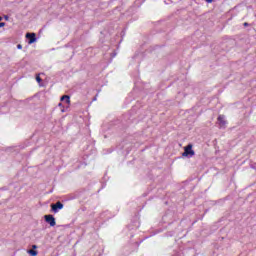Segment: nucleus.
Wrapping results in <instances>:
<instances>
[{
    "label": "nucleus",
    "mask_w": 256,
    "mask_h": 256,
    "mask_svg": "<svg viewBox=\"0 0 256 256\" xmlns=\"http://www.w3.org/2000/svg\"><path fill=\"white\" fill-rule=\"evenodd\" d=\"M194 155L195 151L193 150V144H188L186 147H184L182 157H193Z\"/></svg>",
    "instance_id": "nucleus-1"
},
{
    "label": "nucleus",
    "mask_w": 256,
    "mask_h": 256,
    "mask_svg": "<svg viewBox=\"0 0 256 256\" xmlns=\"http://www.w3.org/2000/svg\"><path fill=\"white\" fill-rule=\"evenodd\" d=\"M44 219L46 223L50 224V227H55V225H57V222L55 221V217H53V215L51 214L45 215Z\"/></svg>",
    "instance_id": "nucleus-2"
},
{
    "label": "nucleus",
    "mask_w": 256,
    "mask_h": 256,
    "mask_svg": "<svg viewBox=\"0 0 256 256\" xmlns=\"http://www.w3.org/2000/svg\"><path fill=\"white\" fill-rule=\"evenodd\" d=\"M26 39H29L28 44L33 45V43L37 42V35L35 33H27Z\"/></svg>",
    "instance_id": "nucleus-3"
},
{
    "label": "nucleus",
    "mask_w": 256,
    "mask_h": 256,
    "mask_svg": "<svg viewBox=\"0 0 256 256\" xmlns=\"http://www.w3.org/2000/svg\"><path fill=\"white\" fill-rule=\"evenodd\" d=\"M51 209L54 213H59V211H61V209H63V203L58 201L55 204H51Z\"/></svg>",
    "instance_id": "nucleus-4"
},
{
    "label": "nucleus",
    "mask_w": 256,
    "mask_h": 256,
    "mask_svg": "<svg viewBox=\"0 0 256 256\" xmlns=\"http://www.w3.org/2000/svg\"><path fill=\"white\" fill-rule=\"evenodd\" d=\"M218 123L220 127H225L227 125V121L225 120V116L220 115L218 116Z\"/></svg>",
    "instance_id": "nucleus-5"
},
{
    "label": "nucleus",
    "mask_w": 256,
    "mask_h": 256,
    "mask_svg": "<svg viewBox=\"0 0 256 256\" xmlns=\"http://www.w3.org/2000/svg\"><path fill=\"white\" fill-rule=\"evenodd\" d=\"M60 101H65L67 105H71V98L68 95H64L60 98Z\"/></svg>",
    "instance_id": "nucleus-6"
},
{
    "label": "nucleus",
    "mask_w": 256,
    "mask_h": 256,
    "mask_svg": "<svg viewBox=\"0 0 256 256\" xmlns=\"http://www.w3.org/2000/svg\"><path fill=\"white\" fill-rule=\"evenodd\" d=\"M28 253L31 256H37V251H35V250H28Z\"/></svg>",
    "instance_id": "nucleus-7"
},
{
    "label": "nucleus",
    "mask_w": 256,
    "mask_h": 256,
    "mask_svg": "<svg viewBox=\"0 0 256 256\" xmlns=\"http://www.w3.org/2000/svg\"><path fill=\"white\" fill-rule=\"evenodd\" d=\"M58 106H60L62 109H61V112L62 113H65V108L63 107V103H59Z\"/></svg>",
    "instance_id": "nucleus-8"
},
{
    "label": "nucleus",
    "mask_w": 256,
    "mask_h": 256,
    "mask_svg": "<svg viewBox=\"0 0 256 256\" xmlns=\"http://www.w3.org/2000/svg\"><path fill=\"white\" fill-rule=\"evenodd\" d=\"M36 81H37V83H41V77L40 76H36Z\"/></svg>",
    "instance_id": "nucleus-9"
},
{
    "label": "nucleus",
    "mask_w": 256,
    "mask_h": 256,
    "mask_svg": "<svg viewBox=\"0 0 256 256\" xmlns=\"http://www.w3.org/2000/svg\"><path fill=\"white\" fill-rule=\"evenodd\" d=\"M17 49H23V46H21V44H18Z\"/></svg>",
    "instance_id": "nucleus-10"
},
{
    "label": "nucleus",
    "mask_w": 256,
    "mask_h": 256,
    "mask_svg": "<svg viewBox=\"0 0 256 256\" xmlns=\"http://www.w3.org/2000/svg\"><path fill=\"white\" fill-rule=\"evenodd\" d=\"M5 25V22H1L0 23V28L3 27Z\"/></svg>",
    "instance_id": "nucleus-11"
},
{
    "label": "nucleus",
    "mask_w": 256,
    "mask_h": 256,
    "mask_svg": "<svg viewBox=\"0 0 256 256\" xmlns=\"http://www.w3.org/2000/svg\"><path fill=\"white\" fill-rule=\"evenodd\" d=\"M207 3H213V0H206Z\"/></svg>",
    "instance_id": "nucleus-12"
},
{
    "label": "nucleus",
    "mask_w": 256,
    "mask_h": 256,
    "mask_svg": "<svg viewBox=\"0 0 256 256\" xmlns=\"http://www.w3.org/2000/svg\"><path fill=\"white\" fill-rule=\"evenodd\" d=\"M32 248H33V249H37V246H36V245H33Z\"/></svg>",
    "instance_id": "nucleus-13"
},
{
    "label": "nucleus",
    "mask_w": 256,
    "mask_h": 256,
    "mask_svg": "<svg viewBox=\"0 0 256 256\" xmlns=\"http://www.w3.org/2000/svg\"><path fill=\"white\" fill-rule=\"evenodd\" d=\"M0 21H3V18H2V17H0Z\"/></svg>",
    "instance_id": "nucleus-14"
},
{
    "label": "nucleus",
    "mask_w": 256,
    "mask_h": 256,
    "mask_svg": "<svg viewBox=\"0 0 256 256\" xmlns=\"http://www.w3.org/2000/svg\"><path fill=\"white\" fill-rule=\"evenodd\" d=\"M244 25H245V27H247L248 24H247V23H244Z\"/></svg>",
    "instance_id": "nucleus-15"
}]
</instances>
